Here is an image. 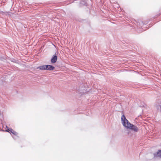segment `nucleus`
Masks as SVG:
<instances>
[{
    "label": "nucleus",
    "mask_w": 161,
    "mask_h": 161,
    "mask_svg": "<svg viewBox=\"0 0 161 161\" xmlns=\"http://www.w3.org/2000/svg\"><path fill=\"white\" fill-rule=\"evenodd\" d=\"M121 120L122 125L125 128L132 130L136 132L138 131L139 129L138 128L130 123L126 118L124 115L122 116Z\"/></svg>",
    "instance_id": "f257e3e1"
},
{
    "label": "nucleus",
    "mask_w": 161,
    "mask_h": 161,
    "mask_svg": "<svg viewBox=\"0 0 161 161\" xmlns=\"http://www.w3.org/2000/svg\"><path fill=\"white\" fill-rule=\"evenodd\" d=\"M7 130H6V131L8 132L10 134L12 133L15 136H17L18 135V133L12 129L7 127Z\"/></svg>",
    "instance_id": "f03ea898"
},
{
    "label": "nucleus",
    "mask_w": 161,
    "mask_h": 161,
    "mask_svg": "<svg viewBox=\"0 0 161 161\" xmlns=\"http://www.w3.org/2000/svg\"><path fill=\"white\" fill-rule=\"evenodd\" d=\"M154 157H157L161 158V150H159L156 153L154 154Z\"/></svg>",
    "instance_id": "7ed1b4c3"
},
{
    "label": "nucleus",
    "mask_w": 161,
    "mask_h": 161,
    "mask_svg": "<svg viewBox=\"0 0 161 161\" xmlns=\"http://www.w3.org/2000/svg\"><path fill=\"white\" fill-rule=\"evenodd\" d=\"M46 69L49 70H52L54 69V67L53 66L50 65H46Z\"/></svg>",
    "instance_id": "20e7f679"
},
{
    "label": "nucleus",
    "mask_w": 161,
    "mask_h": 161,
    "mask_svg": "<svg viewBox=\"0 0 161 161\" xmlns=\"http://www.w3.org/2000/svg\"><path fill=\"white\" fill-rule=\"evenodd\" d=\"M57 60V57L56 55H54L51 59V62L52 63H55Z\"/></svg>",
    "instance_id": "39448f33"
},
{
    "label": "nucleus",
    "mask_w": 161,
    "mask_h": 161,
    "mask_svg": "<svg viewBox=\"0 0 161 161\" xmlns=\"http://www.w3.org/2000/svg\"><path fill=\"white\" fill-rule=\"evenodd\" d=\"M46 65L41 66L38 68V69L39 68L41 70L46 69Z\"/></svg>",
    "instance_id": "423d86ee"
},
{
    "label": "nucleus",
    "mask_w": 161,
    "mask_h": 161,
    "mask_svg": "<svg viewBox=\"0 0 161 161\" xmlns=\"http://www.w3.org/2000/svg\"><path fill=\"white\" fill-rule=\"evenodd\" d=\"M160 107H160L159 105V106H156V108H157V109L158 110L159 109V108H160Z\"/></svg>",
    "instance_id": "0eeeda50"
}]
</instances>
